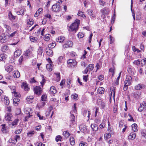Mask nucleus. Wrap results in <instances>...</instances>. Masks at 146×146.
Masks as SVG:
<instances>
[{
    "label": "nucleus",
    "instance_id": "1",
    "mask_svg": "<svg viewBox=\"0 0 146 146\" xmlns=\"http://www.w3.org/2000/svg\"><path fill=\"white\" fill-rule=\"evenodd\" d=\"M78 27V24H75L73 23L69 27V29L68 30L69 31H72L75 33L77 31Z\"/></svg>",
    "mask_w": 146,
    "mask_h": 146
},
{
    "label": "nucleus",
    "instance_id": "2",
    "mask_svg": "<svg viewBox=\"0 0 146 146\" xmlns=\"http://www.w3.org/2000/svg\"><path fill=\"white\" fill-rule=\"evenodd\" d=\"M68 66L72 67H74L77 64V62L75 60L69 59L67 61Z\"/></svg>",
    "mask_w": 146,
    "mask_h": 146
},
{
    "label": "nucleus",
    "instance_id": "3",
    "mask_svg": "<svg viewBox=\"0 0 146 146\" xmlns=\"http://www.w3.org/2000/svg\"><path fill=\"white\" fill-rule=\"evenodd\" d=\"M34 93L38 95H40L42 93V89L40 87L36 86L34 88Z\"/></svg>",
    "mask_w": 146,
    "mask_h": 146
},
{
    "label": "nucleus",
    "instance_id": "4",
    "mask_svg": "<svg viewBox=\"0 0 146 146\" xmlns=\"http://www.w3.org/2000/svg\"><path fill=\"white\" fill-rule=\"evenodd\" d=\"M132 79V78L131 76H127L124 82L125 84L129 86L131 85Z\"/></svg>",
    "mask_w": 146,
    "mask_h": 146
},
{
    "label": "nucleus",
    "instance_id": "5",
    "mask_svg": "<svg viewBox=\"0 0 146 146\" xmlns=\"http://www.w3.org/2000/svg\"><path fill=\"white\" fill-rule=\"evenodd\" d=\"M101 12L102 13V16L103 18H104L105 17V15H108L109 13V11L107 8L105 7L101 10Z\"/></svg>",
    "mask_w": 146,
    "mask_h": 146
},
{
    "label": "nucleus",
    "instance_id": "6",
    "mask_svg": "<svg viewBox=\"0 0 146 146\" xmlns=\"http://www.w3.org/2000/svg\"><path fill=\"white\" fill-rule=\"evenodd\" d=\"M60 9V6L58 3L53 5L52 7V11L55 12L58 11Z\"/></svg>",
    "mask_w": 146,
    "mask_h": 146
},
{
    "label": "nucleus",
    "instance_id": "7",
    "mask_svg": "<svg viewBox=\"0 0 146 146\" xmlns=\"http://www.w3.org/2000/svg\"><path fill=\"white\" fill-rule=\"evenodd\" d=\"M16 17V16L13 15L11 11H9L8 13V19L11 21L14 20Z\"/></svg>",
    "mask_w": 146,
    "mask_h": 146
},
{
    "label": "nucleus",
    "instance_id": "8",
    "mask_svg": "<svg viewBox=\"0 0 146 146\" xmlns=\"http://www.w3.org/2000/svg\"><path fill=\"white\" fill-rule=\"evenodd\" d=\"M145 86L143 84H139L135 86V88L136 90H139L142 89H145Z\"/></svg>",
    "mask_w": 146,
    "mask_h": 146
},
{
    "label": "nucleus",
    "instance_id": "9",
    "mask_svg": "<svg viewBox=\"0 0 146 146\" xmlns=\"http://www.w3.org/2000/svg\"><path fill=\"white\" fill-rule=\"evenodd\" d=\"M73 45L72 42L70 41H67L66 43L64 44L63 46L64 48H67L68 47H71Z\"/></svg>",
    "mask_w": 146,
    "mask_h": 146
},
{
    "label": "nucleus",
    "instance_id": "10",
    "mask_svg": "<svg viewBox=\"0 0 146 146\" xmlns=\"http://www.w3.org/2000/svg\"><path fill=\"white\" fill-rule=\"evenodd\" d=\"M12 115L11 113H6L5 115V119L6 121H11Z\"/></svg>",
    "mask_w": 146,
    "mask_h": 146
},
{
    "label": "nucleus",
    "instance_id": "11",
    "mask_svg": "<svg viewBox=\"0 0 146 146\" xmlns=\"http://www.w3.org/2000/svg\"><path fill=\"white\" fill-rule=\"evenodd\" d=\"M45 51L46 52V54L49 56L52 55L53 52L52 50L50 48L48 47L46 48Z\"/></svg>",
    "mask_w": 146,
    "mask_h": 146
},
{
    "label": "nucleus",
    "instance_id": "12",
    "mask_svg": "<svg viewBox=\"0 0 146 146\" xmlns=\"http://www.w3.org/2000/svg\"><path fill=\"white\" fill-rule=\"evenodd\" d=\"M22 88L24 89L25 91H28L29 88L28 87L27 84L25 83H23L21 86Z\"/></svg>",
    "mask_w": 146,
    "mask_h": 146
},
{
    "label": "nucleus",
    "instance_id": "13",
    "mask_svg": "<svg viewBox=\"0 0 146 146\" xmlns=\"http://www.w3.org/2000/svg\"><path fill=\"white\" fill-rule=\"evenodd\" d=\"M13 76L15 78H18L20 76V73L17 70H15L13 72Z\"/></svg>",
    "mask_w": 146,
    "mask_h": 146
},
{
    "label": "nucleus",
    "instance_id": "14",
    "mask_svg": "<svg viewBox=\"0 0 146 146\" xmlns=\"http://www.w3.org/2000/svg\"><path fill=\"white\" fill-rule=\"evenodd\" d=\"M50 92L52 94H54L56 92V90L54 86H52L50 87Z\"/></svg>",
    "mask_w": 146,
    "mask_h": 146
},
{
    "label": "nucleus",
    "instance_id": "15",
    "mask_svg": "<svg viewBox=\"0 0 146 146\" xmlns=\"http://www.w3.org/2000/svg\"><path fill=\"white\" fill-rule=\"evenodd\" d=\"M21 50H16L14 52V56L15 57H17L19 56L21 54Z\"/></svg>",
    "mask_w": 146,
    "mask_h": 146
},
{
    "label": "nucleus",
    "instance_id": "16",
    "mask_svg": "<svg viewBox=\"0 0 146 146\" xmlns=\"http://www.w3.org/2000/svg\"><path fill=\"white\" fill-rule=\"evenodd\" d=\"M65 39V38L63 36H60L58 37V38H56V40L57 42H62Z\"/></svg>",
    "mask_w": 146,
    "mask_h": 146
},
{
    "label": "nucleus",
    "instance_id": "17",
    "mask_svg": "<svg viewBox=\"0 0 146 146\" xmlns=\"http://www.w3.org/2000/svg\"><path fill=\"white\" fill-rule=\"evenodd\" d=\"M63 135L64 137L65 138L67 139L70 136V134L68 131H64L63 133Z\"/></svg>",
    "mask_w": 146,
    "mask_h": 146
},
{
    "label": "nucleus",
    "instance_id": "18",
    "mask_svg": "<svg viewBox=\"0 0 146 146\" xmlns=\"http://www.w3.org/2000/svg\"><path fill=\"white\" fill-rule=\"evenodd\" d=\"M136 134L134 133H131L128 136V138L130 139H133L136 137Z\"/></svg>",
    "mask_w": 146,
    "mask_h": 146
},
{
    "label": "nucleus",
    "instance_id": "19",
    "mask_svg": "<svg viewBox=\"0 0 146 146\" xmlns=\"http://www.w3.org/2000/svg\"><path fill=\"white\" fill-rule=\"evenodd\" d=\"M4 26L5 28L6 29V32L8 34H9V33L10 32V31L11 30V28L10 26L8 25H7L6 24H4Z\"/></svg>",
    "mask_w": 146,
    "mask_h": 146
},
{
    "label": "nucleus",
    "instance_id": "20",
    "mask_svg": "<svg viewBox=\"0 0 146 146\" xmlns=\"http://www.w3.org/2000/svg\"><path fill=\"white\" fill-rule=\"evenodd\" d=\"M91 127L93 131H96L98 130V126L95 124H92Z\"/></svg>",
    "mask_w": 146,
    "mask_h": 146
},
{
    "label": "nucleus",
    "instance_id": "21",
    "mask_svg": "<svg viewBox=\"0 0 146 146\" xmlns=\"http://www.w3.org/2000/svg\"><path fill=\"white\" fill-rule=\"evenodd\" d=\"M20 101V99L17 98H14L13 100V103L15 106H17L18 104V103Z\"/></svg>",
    "mask_w": 146,
    "mask_h": 146
},
{
    "label": "nucleus",
    "instance_id": "22",
    "mask_svg": "<svg viewBox=\"0 0 146 146\" xmlns=\"http://www.w3.org/2000/svg\"><path fill=\"white\" fill-rule=\"evenodd\" d=\"M13 67L12 65H9L7 67H6L5 68V70L6 71H7V72H11L13 70Z\"/></svg>",
    "mask_w": 146,
    "mask_h": 146
},
{
    "label": "nucleus",
    "instance_id": "23",
    "mask_svg": "<svg viewBox=\"0 0 146 146\" xmlns=\"http://www.w3.org/2000/svg\"><path fill=\"white\" fill-rule=\"evenodd\" d=\"M63 58L62 56H60L58 58L57 62L58 64H61L63 62Z\"/></svg>",
    "mask_w": 146,
    "mask_h": 146
},
{
    "label": "nucleus",
    "instance_id": "24",
    "mask_svg": "<svg viewBox=\"0 0 146 146\" xmlns=\"http://www.w3.org/2000/svg\"><path fill=\"white\" fill-rule=\"evenodd\" d=\"M81 131L84 132L87 130V128L85 126L83 125H80L79 127Z\"/></svg>",
    "mask_w": 146,
    "mask_h": 146
},
{
    "label": "nucleus",
    "instance_id": "25",
    "mask_svg": "<svg viewBox=\"0 0 146 146\" xmlns=\"http://www.w3.org/2000/svg\"><path fill=\"white\" fill-rule=\"evenodd\" d=\"M98 93L100 94H103L104 93V88L102 87H100L98 88L97 90Z\"/></svg>",
    "mask_w": 146,
    "mask_h": 146
},
{
    "label": "nucleus",
    "instance_id": "26",
    "mask_svg": "<svg viewBox=\"0 0 146 146\" xmlns=\"http://www.w3.org/2000/svg\"><path fill=\"white\" fill-rule=\"evenodd\" d=\"M25 113L27 114H29V115H30V114L32 112L31 109L30 108H25Z\"/></svg>",
    "mask_w": 146,
    "mask_h": 146
},
{
    "label": "nucleus",
    "instance_id": "27",
    "mask_svg": "<svg viewBox=\"0 0 146 146\" xmlns=\"http://www.w3.org/2000/svg\"><path fill=\"white\" fill-rule=\"evenodd\" d=\"M42 10L43 9L42 8H39L35 14L34 15L35 17H37L38 16L40 12H41Z\"/></svg>",
    "mask_w": 146,
    "mask_h": 146
},
{
    "label": "nucleus",
    "instance_id": "28",
    "mask_svg": "<svg viewBox=\"0 0 146 146\" xmlns=\"http://www.w3.org/2000/svg\"><path fill=\"white\" fill-rule=\"evenodd\" d=\"M131 127H132V130L133 131L135 132L137 131V125L136 123H134L132 125Z\"/></svg>",
    "mask_w": 146,
    "mask_h": 146
},
{
    "label": "nucleus",
    "instance_id": "29",
    "mask_svg": "<svg viewBox=\"0 0 146 146\" xmlns=\"http://www.w3.org/2000/svg\"><path fill=\"white\" fill-rule=\"evenodd\" d=\"M9 49V47L7 45H5L2 47L1 49V51L5 52Z\"/></svg>",
    "mask_w": 146,
    "mask_h": 146
},
{
    "label": "nucleus",
    "instance_id": "30",
    "mask_svg": "<svg viewBox=\"0 0 146 146\" xmlns=\"http://www.w3.org/2000/svg\"><path fill=\"white\" fill-rule=\"evenodd\" d=\"M52 64H47L46 65V68L47 70L50 71H52Z\"/></svg>",
    "mask_w": 146,
    "mask_h": 146
},
{
    "label": "nucleus",
    "instance_id": "31",
    "mask_svg": "<svg viewBox=\"0 0 146 146\" xmlns=\"http://www.w3.org/2000/svg\"><path fill=\"white\" fill-rule=\"evenodd\" d=\"M31 51L29 49L27 50L24 54V55L26 56L29 57V54L31 53Z\"/></svg>",
    "mask_w": 146,
    "mask_h": 146
},
{
    "label": "nucleus",
    "instance_id": "32",
    "mask_svg": "<svg viewBox=\"0 0 146 146\" xmlns=\"http://www.w3.org/2000/svg\"><path fill=\"white\" fill-rule=\"evenodd\" d=\"M25 10V9H22L19 11H17V13L18 15H23L24 14V12Z\"/></svg>",
    "mask_w": 146,
    "mask_h": 146
},
{
    "label": "nucleus",
    "instance_id": "33",
    "mask_svg": "<svg viewBox=\"0 0 146 146\" xmlns=\"http://www.w3.org/2000/svg\"><path fill=\"white\" fill-rule=\"evenodd\" d=\"M56 42H53L48 45V47L51 48H53L56 46Z\"/></svg>",
    "mask_w": 146,
    "mask_h": 146
},
{
    "label": "nucleus",
    "instance_id": "34",
    "mask_svg": "<svg viewBox=\"0 0 146 146\" xmlns=\"http://www.w3.org/2000/svg\"><path fill=\"white\" fill-rule=\"evenodd\" d=\"M87 12L88 15L91 16V18H93L94 17L93 14V11L92 10L90 9L88 10Z\"/></svg>",
    "mask_w": 146,
    "mask_h": 146
},
{
    "label": "nucleus",
    "instance_id": "35",
    "mask_svg": "<svg viewBox=\"0 0 146 146\" xmlns=\"http://www.w3.org/2000/svg\"><path fill=\"white\" fill-rule=\"evenodd\" d=\"M70 144L72 145H74L75 143V142L74 139L72 137H71L70 138Z\"/></svg>",
    "mask_w": 146,
    "mask_h": 146
},
{
    "label": "nucleus",
    "instance_id": "36",
    "mask_svg": "<svg viewBox=\"0 0 146 146\" xmlns=\"http://www.w3.org/2000/svg\"><path fill=\"white\" fill-rule=\"evenodd\" d=\"M110 91L111 92V94H110V96L111 97L113 93V96L114 97L115 96V90L114 88H111L110 89Z\"/></svg>",
    "mask_w": 146,
    "mask_h": 146
},
{
    "label": "nucleus",
    "instance_id": "37",
    "mask_svg": "<svg viewBox=\"0 0 146 146\" xmlns=\"http://www.w3.org/2000/svg\"><path fill=\"white\" fill-rule=\"evenodd\" d=\"M6 55L5 54H1L0 55V60L4 61L6 58Z\"/></svg>",
    "mask_w": 146,
    "mask_h": 146
},
{
    "label": "nucleus",
    "instance_id": "38",
    "mask_svg": "<svg viewBox=\"0 0 146 146\" xmlns=\"http://www.w3.org/2000/svg\"><path fill=\"white\" fill-rule=\"evenodd\" d=\"M21 137L19 135H15L14 137V139L15 140L16 142H17L20 139Z\"/></svg>",
    "mask_w": 146,
    "mask_h": 146
},
{
    "label": "nucleus",
    "instance_id": "39",
    "mask_svg": "<svg viewBox=\"0 0 146 146\" xmlns=\"http://www.w3.org/2000/svg\"><path fill=\"white\" fill-rule=\"evenodd\" d=\"M94 65L92 64H89L87 67L90 71L92 70L94 68Z\"/></svg>",
    "mask_w": 146,
    "mask_h": 146
},
{
    "label": "nucleus",
    "instance_id": "40",
    "mask_svg": "<svg viewBox=\"0 0 146 146\" xmlns=\"http://www.w3.org/2000/svg\"><path fill=\"white\" fill-rule=\"evenodd\" d=\"M30 39L31 41L34 42H36L37 40V38L34 37L32 36H30Z\"/></svg>",
    "mask_w": 146,
    "mask_h": 146
},
{
    "label": "nucleus",
    "instance_id": "41",
    "mask_svg": "<svg viewBox=\"0 0 146 146\" xmlns=\"http://www.w3.org/2000/svg\"><path fill=\"white\" fill-rule=\"evenodd\" d=\"M50 35L49 34L46 35L45 36V38H44V40L47 41H48L50 40Z\"/></svg>",
    "mask_w": 146,
    "mask_h": 146
},
{
    "label": "nucleus",
    "instance_id": "42",
    "mask_svg": "<svg viewBox=\"0 0 146 146\" xmlns=\"http://www.w3.org/2000/svg\"><path fill=\"white\" fill-rule=\"evenodd\" d=\"M19 121V119H15L12 123V125L13 126L17 125Z\"/></svg>",
    "mask_w": 146,
    "mask_h": 146
},
{
    "label": "nucleus",
    "instance_id": "43",
    "mask_svg": "<svg viewBox=\"0 0 146 146\" xmlns=\"http://www.w3.org/2000/svg\"><path fill=\"white\" fill-rule=\"evenodd\" d=\"M118 106L117 105L115 104L113 106V112L114 113H116L118 110Z\"/></svg>",
    "mask_w": 146,
    "mask_h": 146
},
{
    "label": "nucleus",
    "instance_id": "44",
    "mask_svg": "<svg viewBox=\"0 0 146 146\" xmlns=\"http://www.w3.org/2000/svg\"><path fill=\"white\" fill-rule=\"evenodd\" d=\"M146 63V58H144L141 61V64L142 66L145 65Z\"/></svg>",
    "mask_w": 146,
    "mask_h": 146
},
{
    "label": "nucleus",
    "instance_id": "45",
    "mask_svg": "<svg viewBox=\"0 0 146 146\" xmlns=\"http://www.w3.org/2000/svg\"><path fill=\"white\" fill-rule=\"evenodd\" d=\"M104 137L106 139L110 138L111 137L110 133H106L104 135Z\"/></svg>",
    "mask_w": 146,
    "mask_h": 146
},
{
    "label": "nucleus",
    "instance_id": "46",
    "mask_svg": "<svg viewBox=\"0 0 146 146\" xmlns=\"http://www.w3.org/2000/svg\"><path fill=\"white\" fill-rule=\"evenodd\" d=\"M34 134V131H30L28 132L27 133V135L28 136L31 137Z\"/></svg>",
    "mask_w": 146,
    "mask_h": 146
},
{
    "label": "nucleus",
    "instance_id": "47",
    "mask_svg": "<svg viewBox=\"0 0 146 146\" xmlns=\"http://www.w3.org/2000/svg\"><path fill=\"white\" fill-rule=\"evenodd\" d=\"M46 98L47 96L46 95L43 94L41 97L42 100V101H46Z\"/></svg>",
    "mask_w": 146,
    "mask_h": 146
},
{
    "label": "nucleus",
    "instance_id": "48",
    "mask_svg": "<svg viewBox=\"0 0 146 146\" xmlns=\"http://www.w3.org/2000/svg\"><path fill=\"white\" fill-rule=\"evenodd\" d=\"M78 37L79 38H82L84 36V34L82 33H79L77 35Z\"/></svg>",
    "mask_w": 146,
    "mask_h": 146
},
{
    "label": "nucleus",
    "instance_id": "49",
    "mask_svg": "<svg viewBox=\"0 0 146 146\" xmlns=\"http://www.w3.org/2000/svg\"><path fill=\"white\" fill-rule=\"evenodd\" d=\"M133 64H134L136 65L137 66H139L140 64V61L138 60H135L133 62Z\"/></svg>",
    "mask_w": 146,
    "mask_h": 146
},
{
    "label": "nucleus",
    "instance_id": "50",
    "mask_svg": "<svg viewBox=\"0 0 146 146\" xmlns=\"http://www.w3.org/2000/svg\"><path fill=\"white\" fill-rule=\"evenodd\" d=\"M62 139V137L60 135H58L56 136V141L57 142H58L59 141H60Z\"/></svg>",
    "mask_w": 146,
    "mask_h": 146
},
{
    "label": "nucleus",
    "instance_id": "51",
    "mask_svg": "<svg viewBox=\"0 0 146 146\" xmlns=\"http://www.w3.org/2000/svg\"><path fill=\"white\" fill-rule=\"evenodd\" d=\"M132 1H131V10L132 12V16H133V17L134 19L135 20V13L134 12V11L133 12V11H132Z\"/></svg>",
    "mask_w": 146,
    "mask_h": 146
},
{
    "label": "nucleus",
    "instance_id": "52",
    "mask_svg": "<svg viewBox=\"0 0 146 146\" xmlns=\"http://www.w3.org/2000/svg\"><path fill=\"white\" fill-rule=\"evenodd\" d=\"M6 99L5 98V103L6 105H8L9 103V101L8 99H7V97L6 98Z\"/></svg>",
    "mask_w": 146,
    "mask_h": 146
},
{
    "label": "nucleus",
    "instance_id": "53",
    "mask_svg": "<svg viewBox=\"0 0 146 146\" xmlns=\"http://www.w3.org/2000/svg\"><path fill=\"white\" fill-rule=\"evenodd\" d=\"M79 145L80 146H87V144L85 142L82 141L80 143Z\"/></svg>",
    "mask_w": 146,
    "mask_h": 146
},
{
    "label": "nucleus",
    "instance_id": "54",
    "mask_svg": "<svg viewBox=\"0 0 146 146\" xmlns=\"http://www.w3.org/2000/svg\"><path fill=\"white\" fill-rule=\"evenodd\" d=\"M99 3L100 5H102L103 6H104L106 3L103 1L102 0H100L99 1Z\"/></svg>",
    "mask_w": 146,
    "mask_h": 146
},
{
    "label": "nucleus",
    "instance_id": "55",
    "mask_svg": "<svg viewBox=\"0 0 146 146\" xmlns=\"http://www.w3.org/2000/svg\"><path fill=\"white\" fill-rule=\"evenodd\" d=\"M33 99V97L32 96H28L26 100L27 101L30 102V101L32 100Z\"/></svg>",
    "mask_w": 146,
    "mask_h": 146
},
{
    "label": "nucleus",
    "instance_id": "56",
    "mask_svg": "<svg viewBox=\"0 0 146 146\" xmlns=\"http://www.w3.org/2000/svg\"><path fill=\"white\" fill-rule=\"evenodd\" d=\"M42 80L41 82H40V83L42 85V86L44 85V83L45 81V80L43 76H42Z\"/></svg>",
    "mask_w": 146,
    "mask_h": 146
},
{
    "label": "nucleus",
    "instance_id": "57",
    "mask_svg": "<svg viewBox=\"0 0 146 146\" xmlns=\"http://www.w3.org/2000/svg\"><path fill=\"white\" fill-rule=\"evenodd\" d=\"M36 146H44L45 145L42 143L41 142H37L36 143Z\"/></svg>",
    "mask_w": 146,
    "mask_h": 146
},
{
    "label": "nucleus",
    "instance_id": "58",
    "mask_svg": "<svg viewBox=\"0 0 146 146\" xmlns=\"http://www.w3.org/2000/svg\"><path fill=\"white\" fill-rule=\"evenodd\" d=\"M75 117L74 116V115L72 114H71V117H70V121H72V122H73V121H74V119H75Z\"/></svg>",
    "mask_w": 146,
    "mask_h": 146
},
{
    "label": "nucleus",
    "instance_id": "59",
    "mask_svg": "<svg viewBox=\"0 0 146 146\" xmlns=\"http://www.w3.org/2000/svg\"><path fill=\"white\" fill-rule=\"evenodd\" d=\"M23 56H21L20 58H19V64H21L22 63V62L23 60Z\"/></svg>",
    "mask_w": 146,
    "mask_h": 146
},
{
    "label": "nucleus",
    "instance_id": "60",
    "mask_svg": "<svg viewBox=\"0 0 146 146\" xmlns=\"http://www.w3.org/2000/svg\"><path fill=\"white\" fill-rule=\"evenodd\" d=\"M57 78L56 80L59 81L60 79V73H55Z\"/></svg>",
    "mask_w": 146,
    "mask_h": 146
},
{
    "label": "nucleus",
    "instance_id": "61",
    "mask_svg": "<svg viewBox=\"0 0 146 146\" xmlns=\"http://www.w3.org/2000/svg\"><path fill=\"white\" fill-rule=\"evenodd\" d=\"M134 96L137 98H139V95L137 94V93L134 92L133 93Z\"/></svg>",
    "mask_w": 146,
    "mask_h": 146
},
{
    "label": "nucleus",
    "instance_id": "62",
    "mask_svg": "<svg viewBox=\"0 0 146 146\" xmlns=\"http://www.w3.org/2000/svg\"><path fill=\"white\" fill-rule=\"evenodd\" d=\"M78 97V95L76 94H74L72 95V98L74 99H77Z\"/></svg>",
    "mask_w": 146,
    "mask_h": 146
},
{
    "label": "nucleus",
    "instance_id": "63",
    "mask_svg": "<svg viewBox=\"0 0 146 146\" xmlns=\"http://www.w3.org/2000/svg\"><path fill=\"white\" fill-rule=\"evenodd\" d=\"M22 131V129H19L16 131L15 132V133L16 134H18L20 133H21V131Z\"/></svg>",
    "mask_w": 146,
    "mask_h": 146
},
{
    "label": "nucleus",
    "instance_id": "64",
    "mask_svg": "<svg viewBox=\"0 0 146 146\" xmlns=\"http://www.w3.org/2000/svg\"><path fill=\"white\" fill-rule=\"evenodd\" d=\"M144 109V107H143L142 106H140V107L138 108V110L139 111L141 112Z\"/></svg>",
    "mask_w": 146,
    "mask_h": 146
}]
</instances>
